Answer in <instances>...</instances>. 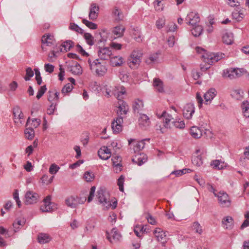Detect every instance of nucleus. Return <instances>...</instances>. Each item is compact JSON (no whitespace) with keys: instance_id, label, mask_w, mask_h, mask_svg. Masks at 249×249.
<instances>
[{"instance_id":"obj_1","label":"nucleus","mask_w":249,"mask_h":249,"mask_svg":"<svg viewBox=\"0 0 249 249\" xmlns=\"http://www.w3.org/2000/svg\"><path fill=\"white\" fill-rule=\"evenodd\" d=\"M117 99L118 107L116 112L118 116L111 123V128L114 133H119L122 131L124 122L122 115H126L128 110V105L122 99V97H120L119 93L117 94Z\"/></svg>"},{"instance_id":"obj_2","label":"nucleus","mask_w":249,"mask_h":249,"mask_svg":"<svg viewBox=\"0 0 249 249\" xmlns=\"http://www.w3.org/2000/svg\"><path fill=\"white\" fill-rule=\"evenodd\" d=\"M196 50L198 53L202 54V58L204 61L209 65H212L213 63H215L223 58L225 55L222 53H212L207 52L203 48L197 47Z\"/></svg>"},{"instance_id":"obj_3","label":"nucleus","mask_w":249,"mask_h":249,"mask_svg":"<svg viewBox=\"0 0 249 249\" xmlns=\"http://www.w3.org/2000/svg\"><path fill=\"white\" fill-rule=\"evenodd\" d=\"M88 63L90 66V69L94 70L96 74L99 76L103 75L107 71V69L105 66L98 59L92 62L91 60L89 58Z\"/></svg>"},{"instance_id":"obj_4","label":"nucleus","mask_w":249,"mask_h":249,"mask_svg":"<svg viewBox=\"0 0 249 249\" xmlns=\"http://www.w3.org/2000/svg\"><path fill=\"white\" fill-rule=\"evenodd\" d=\"M142 53L140 51L134 50L131 53L128 61V64L129 67L135 69L137 68L141 62Z\"/></svg>"},{"instance_id":"obj_5","label":"nucleus","mask_w":249,"mask_h":249,"mask_svg":"<svg viewBox=\"0 0 249 249\" xmlns=\"http://www.w3.org/2000/svg\"><path fill=\"white\" fill-rule=\"evenodd\" d=\"M215 196L218 198V201L222 207H230L231 205V201L228 194L223 191L215 194Z\"/></svg>"},{"instance_id":"obj_6","label":"nucleus","mask_w":249,"mask_h":249,"mask_svg":"<svg viewBox=\"0 0 249 249\" xmlns=\"http://www.w3.org/2000/svg\"><path fill=\"white\" fill-rule=\"evenodd\" d=\"M243 69L231 68L223 71V77L230 79H235L242 75Z\"/></svg>"},{"instance_id":"obj_7","label":"nucleus","mask_w":249,"mask_h":249,"mask_svg":"<svg viewBox=\"0 0 249 249\" xmlns=\"http://www.w3.org/2000/svg\"><path fill=\"white\" fill-rule=\"evenodd\" d=\"M97 197L100 203L109 208L110 205L109 194L103 189H100L97 192Z\"/></svg>"},{"instance_id":"obj_8","label":"nucleus","mask_w":249,"mask_h":249,"mask_svg":"<svg viewBox=\"0 0 249 249\" xmlns=\"http://www.w3.org/2000/svg\"><path fill=\"white\" fill-rule=\"evenodd\" d=\"M86 200V197L71 196L65 200L66 204L71 208H76L78 205L83 204Z\"/></svg>"},{"instance_id":"obj_9","label":"nucleus","mask_w":249,"mask_h":249,"mask_svg":"<svg viewBox=\"0 0 249 249\" xmlns=\"http://www.w3.org/2000/svg\"><path fill=\"white\" fill-rule=\"evenodd\" d=\"M13 113L14 122L17 125L19 126L22 124L24 122V115L19 107H14L13 109Z\"/></svg>"},{"instance_id":"obj_10","label":"nucleus","mask_w":249,"mask_h":249,"mask_svg":"<svg viewBox=\"0 0 249 249\" xmlns=\"http://www.w3.org/2000/svg\"><path fill=\"white\" fill-rule=\"evenodd\" d=\"M51 196H47L44 199V205L40 207V210L42 212H51L53 211L56 207L55 204L52 203Z\"/></svg>"},{"instance_id":"obj_11","label":"nucleus","mask_w":249,"mask_h":249,"mask_svg":"<svg viewBox=\"0 0 249 249\" xmlns=\"http://www.w3.org/2000/svg\"><path fill=\"white\" fill-rule=\"evenodd\" d=\"M125 92V88L124 87H115L112 90L107 88L106 89L105 95L107 97H109L112 95H114L117 98L118 93L120 94V97L124 94Z\"/></svg>"},{"instance_id":"obj_12","label":"nucleus","mask_w":249,"mask_h":249,"mask_svg":"<svg viewBox=\"0 0 249 249\" xmlns=\"http://www.w3.org/2000/svg\"><path fill=\"white\" fill-rule=\"evenodd\" d=\"M200 21L199 16L197 13L190 12L185 18V21L188 25L195 26Z\"/></svg>"},{"instance_id":"obj_13","label":"nucleus","mask_w":249,"mask_h":249,"mask_svg":"<svg viewBox=\"0 0 249 249\" xmlns=\"http://www.w3.org/2000/svg\"><path fill=\"white\" fill-rule=\"evenodd\" d=\"M195 111V107L194 105L191 103L187 104L183 107V117L187 120H190L192 119Z\"/></svg>"},{"instance_id":"obj_14","label":"nucleus","mask_w":249,"mask_h":249,"mask_svg":"<svg viewBox=\"0 0 249 249\" xmlns=\"http://www.w3.org/2000/svg\"><path fill=\"white\" fill-rule=\"evenodd\" d=\"M107 238L109 241L110 243H116L120 242L122 239V235L118 231L116 228H113L111 231V234L112 236V239L109 236L108 232H106Z\"/></svg>"},{"instance_id":"obj_15","label":"nucleus","mask_w":249,"mask_h":249,"mask_svg":"<svg viewBox=\"0 0 249 249\" xmlns=\"http://www.w3.org/2000/svg\"><path fill=\"white\" fill-rule=\"evenodd\" d=\"M131 36L136 42L139 43L142 42L144 38L140 29L138 27H134L131 29Z\"/></svg>"},{"instance_id":"obj_16","label":"nucleus","mask_w":249,"mask_h":249,"mask_svg":"<svg viewBox=\"0 0 249 249\" xmlns=\"http://www.w3.org/2000/svg\"><path fill=\"white\" fill-rule=\"evenodd\" d=\"M41 42L43 44L42 49H44V46L46 45L47 46H51L54 45L55 43V41L53 36L50 34L44 35L41 39Z\"/></svg>"},{"instance_id":"obj_17","label":"nucleus","mask_w":249,"mask_h":249,"mask_svg":"<svg viewBox=\"0 0 249 249\" xmlns=\"http://www.w3.org/2000/svg\"><path fill=\"white\" fill-rule=\"evenodd\" d=\"M98 54L101 59L107 60L111 57L112 53L109 48L105 47L104 48H99Z\"/></svg>"},{"instance_id":"obj_18","label":"nucleus","mask_w":249,"mask_h":249,"mask_svg":"<svg viewBox=\"0 0 249 249\" xmlns=\"http://www.w3.org/2000/svg\"><path fill=\"white\" fill-rule=\"evenodd\" d=\"M99 157L104 160H108L111 156V153L107 146H103L98 151Z\"/></svg>"},{"instance_id":"obj_19","label":"nucleus","mask_w":249,"mask_h":249,"mask_svg":"<svg viewBox=\"0 0 249 249\" xmlns=\"http://www.w3.org/2000/svg\"><path fill=\"white\" fill-rule=\"evenodd\" d=\"M99 8L95 3H92L89 8V18L92 20H95L98 16Z\"/></svg>"},{"instance_id":"obj_20","label":"nucleus","mask_w":249,"mask_h":249,"mask_svg":"<svg viewBox=\"0 0 249 249\" xmlns=\"http://www.w3.org/2000/svg\"><path fill=\"white\" fill-rule=\"evenodd\" d=\"M150 124L149 117L144 114H141L139 118V124L141 127L146 129Z\"/></svg>"},{"instance_id":"obj_21","label":"nucleus","mask_w":249,"mask_h":249,"mask_svg":"<svg viewBox=\"0 0 249 249\" xmlns=\"http://www.w3.org/2000/svg\"><path fill=\"white\" fill-rule=\"evenodd\" d=\"M154 233L158 241H162L163 243L166 242V232L162 229L159 228H156L154 231Z\"/></svg>"},{"instance_id":"obj_22","label":"nucleus","mask_w":249,"mask_h":249,"mask_svg":"<svg viewBox=\"0 0 249 249\" xmlns=\"http://www.w3.org/2000/svg\"><path fill=\"white\" fill-rule=\"evenodd\" d=\"M68 69L72 73L76 75H79L82 73V68L80 65L77 62H73L71 65H68Z\"/></svg>"},{"instance_id":"obj_23","label":"nucleus","mask_w":249,"mask_h":249,"mask_svg":"<svg viewBox=\"0 0 249 249\" xmlns=\"http://www.w3.org/2000/svg\"><path fill=\"white\" fill-rule=\"evenodd\" d=\"M147 156L143 154H140L139 155H136L132 159V161L138 164L139 166H141L144 163L147 161Z\"/></svg>"},{"instance_id":"obj_24","label":"nucleus","mask_w":249,"mask_h":249,"mask_svg":"<svg viewBox=\"0 0 249 249\" xmlns=\"http://www.w3.org/2000/svg\"><path fill=\"white\" fill-rule=\"evenodd\" d=\"M157 115L159 118H163L164 126L165 128H167L170 127L169 125V123L172 119L171 115L167 114L165 111H163L161 115L157 113Z\"/></svg>"},{"instance_id":"obj_25","label":"nucleus","mask_w":249,"mask_h":249,"mask_svg":"<svg viewBox=\"0 0 249 249\" xmlns=\"http://www.w3.org/2000/svg\"><path fill=\"white\" fill-rule=\"evenodd\" d=\"M215 95V90L214 89H209L204 95L205 103L206 104H209Z\"/></svg>"},{"instance_id":"obj_26","label":"nucleus","mask_w":249,"mask_h":249,"mask_svg":"<svg viewBox=\"0 0 249 249\" xmlns=\"http://www.w3.org/2000/svg\"><path fill=\"white\" fill-rule=\"evenodd\" d=\"M52 239L47 233H39L37 235V241L40 244H44L49 243Z\"/></svg>"},{"instance_id":"obj_27","label":"nucleus","mask_w":249,"mask_h":249,"mask_svg":"<svg viewBox=\"0 0 249 249\" xmlns=\"http://www.w3.org/2000/svg\"><path fill=\"white\" fill-rule=\"evenodd\" d=\"M125 28L123 25L115 26L112 30V33L116 36V37H120L124 35Z\"/></svg>"},{"instance_id":"obj_28","label":"nucleus","mask_w":249,"mask_h":249,"mask_svg":"<svg viewBox=\"0 0 249 249\" xmlns=\"http://www.w3.org/2000/svg\"><path fill=\"white\" fill-rule=\"evenodd\" d=\"M144 105L142 100L136 99L133 104V109L135 113H139L143 108Z\"/></svg>"},{"instance_id":"obj_29","label":"nucleus","mask_w":249,"mask_h":249,"mask_svg":"<svg viewBox=\"0 0 249 249\" xmlns=\"http://www.w3.org/2000/svg\"><path fill=\"white\" fill-rule=\"evenodd\" d=\"M222 225L226 229H231L233 226V219L231 216H227L223 218Z\"/></svg>"},{"instance_id":"obj_30","label":"nucleus","mask_w":249,"mask_h":249,"mask_svg":"<svg viewBox=\"0 0 249 249\" xmlns=\"http://www.w3.org/2000/svg\"><path fill=\"white\" fill-rule=\"evenodd\" d=\"M222 40L224 43L231 45L233 42V36L231 33L225 32L222 36Z\"/></svg>"},{"instance_id":"obj_31","label":"nucleus","mask_w":249,"mask_h":249,"mask_svg":"<svg viewBox=\"0 0 249 249\" xmlns=\"http://www.w3.org/2000/svg\"><path fill=\"white\" fill-rule=\"evenodd\" d=\"M232 16L233 18L237 21H241L244 17V11L240 7H237V9H235L232 13Z\"/></svg>"},{"instance_id":"obj_32","label":"nucleus","mask_w":249,"mask_h":249,"mask_svg":"<svg viewBox=\"0 0 249 249\" xmlns=\"http://www.w3.org/2000/svg\"><path fill=\"white\" fill-rule=\"evenodd\" d=\"M110 63L113 67L120 66L123 63V58L119 56H113L110 59Z\"/></svg>"},{"instance_id":"obj_33","label":"nucleus","mask_w":249,"mask_h":249,"mask_svg":"<svg viewBox=\"0 0 249 249\" xmlns=\"http://www.w3.org/2000/svg\"><path fill=\"white\" fill-rule=\"evenodd\" d=\"M153 85L157 91L159 92H162L164 91L163 82L159 78H154L153 80Z\"/></svg>"},{"instance_id":"obj_34","label":"nucleus","mask_w":249,"mask_h":249,"mask_svg":"<svg viewBox=\"0 0 249 249\" xmlns=\"http://www.w3.org/2000/svg\"><path fill=\"white\" fill-rule=\"evenodd\" d=\"M160 53H152L148 56L146 59L145 62L148 65H152L158 62L159 59Z\"/></svg>"},{"instance_id":"obj_35","label":"nucleus","mask_w":249,"mask_h":249,"mask_svg":"<svg viewBox=\"0 0 249 249\" xmlns=\"http://www.w3.org/2000/svg\"><path fill=\"white\" fill-rule=\"evenodd\" d=\"M150 140L149 139H146L142 140L141 141L136 142L135 143V144L134 145L133 150L134 151L135 153H136L137 152H139L140 151L142 150L145 146V142H144L145 141H149Z\"/></svg>"},{"instance_id":"obj_36","label":"nucleus","mask_w":249,"mask_h":249,"mask_svg":"<svg viewBox=\"0 0 249 249\" xmlns=\"http://www.w3.org/2000/svg\"><path fill=\"white\" fill-rule=\"evenodd\" d=\"M190 134L194 138H199L202 136L201 130L197 127L193 126L190 129Z\"/></svg>"},{"instance_id":"obj_37","label":"nucleus","mask_w":249,"mask_h":249,"mask_svg":"<svg viewBox=\"0 0 249 249\" xmlns=\"http://www.w3.org/2000/svg\"><path fill=\"white\" fill-rule=\"evenodd\" d=\"M74 43L71 40H67L65 41L61 46L62 47L60 50L61 52H68L73 46Z\"/></svg>"},{"instance_id":"obj_38","label":"nucleus","mask_w":249,"mask_h":249,"mask_svg":"<svg viewBox=\"0 0 249 249\" xmlns=\"http://www.w3.org/2000/svg\"><path fill=\"white\" fill-rule=\"evenodd\" d=\"M242 108L244 116L249 118V103L248 101H244L242 104Z\"/></svg>"},{"instance_id":"obj_39","label":"nucleus","mask_w":249,"mask_h":249,"mask_svg":"<svg viewBox=\"0 0 249 249\" xmlns=\"http://www.w3.org/2000/svg\"><path fill=\"white\" fill-rule=\"evenodd\" d=\"M194 26V27L191 30L192 35L195 36H199L203 31L202 27L198 25H196Z\"/></svg>"},{"instance_id":"obj_40","label":"nucleus","mask_w":249,"mask_h":249,"mask_svg":"<svg viewBox=\"0 0 249 249\" xmlns=\"http://www.w3.org/2000/svg\"><path fill=\"white\" fill-rule=\"evenodd\" d=\"M30 121V117H29L26 124V129L24 130L25 137L28 140H31V127L28 126Z\"/></svg>"},{"instance_id":"obj_41","label":"nucleus","mask_w":249,"mask_h":249,"mask_svg":"<svg viewBox=\"0 0 249 249\" xmlns=\"http://www.w3.org/2000/svg\"><path fill=\"white\" fill-rule=\"evenodd\" d=\"M84 37L87 43L89 46H92L94 44V37L90 34L88 33H85Z\"/></svg>"},{"instance_id":"obj_42","label":"nucleus","mask_w":249,"mask_h":249,"mask_svg":"<svg viewBox=\"0 0 249 249\" xmlns=\"http://www.w3.org/2000/svg\"><path fill=\"white\" fill-rule=\"evenodd\" d=\"M192 161L194 165L197 166H200L203 164V160L200 155L194 156L192 158Z\"/></svg>"},{"instance_id":"obj_43","label":"nucleus","mask_w":249,"mask_h":249,"mask_svg":"<svg viewBox=\"0 0 249 249\" xmlns=\"http://www.w3.org/2000/svg\"><path fill=\"white\" fill-rule=\"evenodd\" d=\"M73 87L72 84L68 83L62 88L61 92L63 94V96L71 91Z\"/></svg>"},{"instance_id":"obj_44","label":"nucleus","mask_w":249,"mask_h":249,"mask_svg":"<svg viewBox=\"0 0 249 249\" xmlns=\"http://www.w3.org/2000/svg\"><path fill=\"white\" fill-rule=\"evenodd\" d=\"M94 178V174L92 172L86 171L84 175V178L87 182L93 181Z\"/></svg>"},{"instance_id":"obj_45","label":"nucleus","mask_w":249,"mask_h":249,"mask_svg":"<svg viewBox=\"0 0 249 249\" xmlns=\"http://www.w3.org/2000/svg\"><path fill=\"white\" fill-rule=\"evenodd\" d=\"M70 29L74 31L79 34H82L83 33V30L78 26V25L74 23H71L69 26Z\"/></svg>"},{"instance_id":"obj_46","label":"nucleus","mask_w":249,"mask_h":249,"mask_svg":"<svg viewBox=\"0 0 249 249\" xmlns=\"http://www.w3.org/2000/svg\"><path fill=\"white\" fill-rule=\"evenodd\" d=\"M82 22L88 27L91 29H96L97 28V25L92 22L89 21L87 19H83Z\"/></svg>"},{"instance_id":"obj_47","label":"nucleus","mask_w":249,"mask_h":249,"mask_svg":"<svg viewBox=\"0 0 249 249\" xmlns=\"http://www.w3.org/2000/svg\"><path fill=\"white\" fill-rule=\"evenodd\" d=\"M13 197L16 201L18 207L20 208L21 206V203L19 198L18 191L17 189L14 190V192L13 194Z\"/></svg>"},{"instance_id":"obj_48","label":"nucleus","mask_w":249,"mask_h":249,"mask_svg":"<svg viewBox=\"0 0 249 249\" xmlns=\"http://www.w3.org/2000/svg\"><path fill=\"white\" fill-rule=\"evenodd\" d=\"M193 229L195 230L196 232L199 234H201L203 232L202 227L198 222H195L193 223Z\"/></svg>"},{"instance_id":"obj_49","label":"nucleus","mask_w":249,"mask_h":249,"mask_svg":"<svg viewBox=\"0 0 249 249\" xmlns=\"http://www.w3.org/2000/svg\"><path fill=\"white\" fill-rule=\"evenodd\" d=\"M57 105V103L53 102L51 103V105L47 109V113L48 115H52L53 114L54 111L56 109V107Z\"/></svg>"},{"instance_id":"obj_50","label":"nucleus","mask_w":249,"mask_h":249,"mask_svg":"<svg viewBox=\"0 0 249 249\" xmlns=\"http://www.w3.org/2000/svg\"><path fill=\"white\" fill-rule=\"evenodd\" d=\"M155 9L157 11H162L163 9V4L161 3V0H156L154 2Z\"/></svg>"},{"instance_id":"obj_51","label":"nucleus","mask_w":249,"mask_h":249,"mask_svg":"<svg viewBox=\"0 0 249 249\" xmlns=\"http://www.w3.org/2000/svg\"><path fill=\"white\" fill-rule=\"evenodd\" d=\"M24 202L26 205H30L31 204V191H27L25 195Z\"/></svg>"},{"instance_id":"obj_52","label":"nucleus","mask_w":249,"mask_h":249,"mask_svg":"<svg viewBox=\"0 0 249 249\" xmlns=\"http://www.w3.org/2000/svg\"><path fill=\"white\" fill-rule=\"evenodd\" d=\"M124 177L123 175H121L118 179L117 184L119 186V188L120 191H124Z\"/></svg>"},{"instance_id":"obj_53","label":"nucleus","mask_w":249,"mask_h":249,"mask_svg":"<svg viewBox=\"0 0 249 249\" xmlns=\"http://www.w3.org/2000/svg\"><path fill=\"white\" fill-rule=\"evenodd\" d=\"M113 14L117 17L116 19L121 20L123 18V16L121 11L116 7L113 11Z\"/></svg>"},{"instance_id":"obj_54","label":"nucleus","mask_w":249,"mask_h":249,"mask_svg":"<svg viewBox=\"0 0 249 249\" xmlns=\"http://www.w3.org/2000/svg\"><path fill=\"white\" fill-rule=\"evenodd\" d=\"M46 89H46L45 85H44V86L40 87V88L38 89V91L37 92V95H36V98L38 99H40L42 96V95L44 94Z\"/></svg>"},{"instance_id":"obj_55","label":"nucleus","mask_w":249,"mask_h":249,"mask_svg":"<svg viewBox=\"0 0 249 249\" xmlns=\"http://www.w3.org/2000/svg\"><path fill=\"white\" fill-rule=\"evenodd\" d=\"M36 75V80L38 85H40L42 82V78L39 71L37 69H34Z\"/></svg>"},{"instance_id":"obj_56","label":"nucleus","mask_w":249,"mask_h":249,"mask_svg":"<svg viewBox=\"0 0 249 249\" xmlns=\"http://www.w3.org/2000/svg\"><path fill=\"white\" fill-rule=\"evenodd\" d=\"M59 167L55 164H52L49 168V173L52 175L55 174L59 169Z\"/></svg>"},{"instance_id":"obj_57","label":"nucleus","mask_w":249,"mask_h":249,"mask_svg":"<svg viewBox=\"0 0 249 249\" xmlns=\"http://www.w3.org/2000/svg\"><path fill=\"white\" fill-rule=\"evenodd\" d=\"M190 170L189 169H183L182 170H178L174 171L171 173V175H175L177 177H178L183 175L186 173L187 171Z\"/></svg>"},{"instance_id":"obj_58","label":"nucleus","mask_w":249,"mask_h":249,"mask_svg":"<svg viewBox=\"0 0 249 249\" xmlns=\"http://www.w3.org/2000/svg\"><path fill=\"white\" fill-rule=\"evenodd\" d=\"M24 223V221H21V220H17V221H15L13 224V226L14 228V230L15 232H17L18 230L19 229V226L23 225Z\"/></svg>"},{"instance_id":"obj_59","label":"nucleus","mask_w":249,"mask_h":249,"mask_svg":"<svg viewBox=\"0 0 249 249\" xmlns=\"http://www.w3.org/2000/svg\"><path fill=\"white\" fill-rule=\"evenodd\" d=\"M221 161L219 160H213L211 163V165L215 169H221L222 168V166L220 165Z\"/></svg>"},{"instance_id":"obj_60","label":"nucleus","mask_w":249,"mask_h":249,"mask_svg":"<svg viewBox=\"0 0 249 249\" xmlns=\"http://www.w3.org/2000/svg\"><path fill=\"white\" fill-rule=\"evenodd\" d=\"M145 218L147 220L148 222L151 225H155L156 221L155 218L149 213H147Z\"/></svg>"},{"instance_id":"obj_61","label":"nucleus","mask_w":249,"mask_h":249,"mask_svg":"<svg viewBox=\"0 0 249 249\" xmlns=\"http://www.w3.org/2000/svg\"><path fill=\"white\" fill-rule=\"evenodd\" d=\"M174 126L178 128H183L185 127V124L183 121H177L174 122Z\"/></svg>"},{"instance_id":"obj_62","label":"nucleus","mask_w":249,"mask_h":249,"mask_svg":"<svg viewBox=\"0 0 249 249\" xmlns=\"http://www.w3.org/2000/svg\"><path fill=\"white\" fill-rule=\"evenodd\" d=\"M112 165L120 163L122 161V158L119 156H113L111 159Z\"/></svg>"},{"instance_id":"obj_63","label":"nucleus","mask_w":249,"mask_h":249,"mask_svg":"<svg viewBox=\"0 0 249 249\" xmlns=\"http://www.w3.org/2000/svg\"><path fill=\"white\" fill-rule=\"evenodd\" d=\"M18 87V83L16 81H13L9 85V87L10 91H14L16 90Z\"/></svg>"},{"instance_id":"obj_64","label":"nucleus","mask_w":249,"mask_h":249,"mask_svg":"<svg viewBox=\"0 0 249 249\" xmlns=\"http://www.w3.org/2000/svg\"><path fill=\"white\" fill-rule=\"evenodd\" d=\"M46 71L49 73H52L54 70V66L52 64H46L44 66Z\"/></svg>"}]
</instances>
